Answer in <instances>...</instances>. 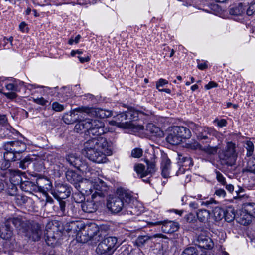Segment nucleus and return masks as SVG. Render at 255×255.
Here are the masks:
<instances>
[{
	"mask_svg": "<svg viewBox=\"0 0 255 255\" xmlns=\"http://www.w3.org/2000/svg\"><path fill=\"white\" fill-rule=\"evenodd\" d=\"M83 230L80 235V242L86 243L91 241L93 243L100 242L96 248L98 254L103 255H112L117 249V238L115 237L109 236L108 232L109 228L102 226L100 228L95 224H92Z\"/></svg>",
	"mask_w": 255,
	"mask_h": 255,
	"instance_id": "nucleus-1",
	"label": "nucleus"
},
{
	"mask_svg": "<svg viewBox=\"0 0 255 255\" xmlns=\"http://www.w3.org/2000/svg\"><path fill=\"white\" fill-rule=\"evenodd\" d=\"M117 196L110 197L107 203V208L111 212L117 213L123 209H126L128 214L138 215V211L133 208L130 202L133 199L131 193L123 188L117 190Z\"/></svg>",
	"mask_w": 255,
	"mask_h": 255,
	"instance_id": "nucleus-2",
	"label": "nucleus"
},
{
	"mask_svg": "<svg viewBox=\"0 0 255 255\" xmlns=\"http://www.w3.org/2000/svg\"><path fill=\"white\" fill-rule=\"evenodd\" d=\"M235 148L234 143L228 142L226 147L218 152V157L222 165L232 166L235 164L237 157Z\"/></svg>",
	"mask_w": 255,
	"mask_h": 255,
	"instance_id": "nucleus-3",
	"label": "nucleus"
},
{
	"mask_svg": "<svg viewBox=\"0 0 255 255\" xmlns=\"http://www.w3.org/2000/svg\"><path fill=\"white\" fill-rule=\"evenodd\" d=\"M86 142L88 143L89 148L94 147L96 150L102 151L105 155H110L112 154L111 143H109L106 138L99 136L92 138Z\"/></svg>",
	"mask_w": 255,
	"mask_h": 255,
	"instance_id": "nucleus-4",
	"label": "nucleus"
},
{
	"mask_svg": "<svg viewBox=\"0 0 255 255\" xmlns=\"http://www.w3.org/2000/svg\"><path fill=\"white\" fill-rule=\"evenodd\" d=\"M11 224H13L16 228L21 230L24 229L26 227L27 223L23 221L20 218L16 217L9 219L5 223V226L3 227V231L1 232L0 237L2 239L8 240L11 238L12 235V231L11 229Z\"/></svg>",
	"mask_w": 255,
	"mask_h": 255,
	"instance_id": "nucleus-5",
	"label": "nucleus"
},
{
	"mask_svg": "<svg viewBox=\"0 0 255 255\" xmlns=\"http://www.w3.org/2000/svg\"><path fill=\"white\" fill-rule=\"evenodd\" d=\"M88 144L89 143L87 142L84 143V148L82 151V154L94 162L98 163L105 162L106 155L103 153L102 151L96 150L94 147L89 148L87 146Z\"/></svg>",
	"mask_w": 255,
	"mask_h": 255,
	"instance_id": "nucleus-6",
	"label": "nucleus"
},
{
	"mask_svg": "<svg viewBox=\"0 0 255 255\" xmlns=\"http://www.w3.org/2000/svg\"><path fill=\"white\" fill-rule=\"evenodd\" d=\"M217 134V131L208 127L203 128L196 133L197 138L199 141L211 144H214L216 141H218Z\"/></svg>",
	"mask_w": 255,
	"mask_h": 255,
	"instance_id": "nucleus-7",
	"label": "nucleus"
},
{
	"mask_svg": "<svg viewBox=\"0 0 255 255\" xmlns=\"http://www.w3.org/2000/svg\"><path fill=\"white\" fill-rule=\"evenodd\" d=\"M89 123L90 125L87 132L89 135L99 136L106 133L107 129L105 127L104 123L102 121L89 119Z\"/></svg>",
	"mask_w": 255,
	"mask_h": 255,
	"instance_id": "nucleus-8",
	"label": "nucleus"
},
{
	"mask_svg": "<svg viewBox=\"0 0 255 255\" xmlns=\"http://www.w3.org/2000/svg\"><path fill=\"white\" fill-rule=\"evenodd\" d=\"M214 218L216 221L221 220L225 218L227 222L232 221L235 217L234 210L231 208H229L225 211L223 209L219 207H216L213 210Z\"/></svg>",
	"mask_w": 255,
	"mask_h": 255,
	"instance_id": "nucleus-9",
	"label": "nucleus"
},
{
	"mask_svg": "<svg viewBox=\"0 0 255 255\" xmlns=\"http://www.w3.org/2000/svg\"><path fill=\"white\" fill-rule=\"evenodd\" d=\"M3 147L5 151L13 152V153L20 155L26 150V145L23 142L16 140L5 143Z\"/></svg>",
	"mask_w": 255,
	"mask_h": 255,
	"instance_id": "nucleus-10",
	"label": "nucleus"
},
{
	"mask_svg": "<svg viewBox=\"0 0 255 255\" xmlns=\"http://www.w3.org/2000/svg\"><path fill=\"white\" fill-rule=\"evenodd\" d=\"M149 224L152 225H162L161 230L165 233H173L177 231L179 227L178 223L168 220L150 222Z\"/></svg>",
	"mask_w": 255,
	"mask_h": 255,
	"instance_id": "nucleus-11",
	"label": "nucleus"
},
{
	"mask_svg": "<svg viewBox=\"0 0 255 255\" xmlns=\"http://www.w3.org/2000/svg\"><path fill=\"white\" fill-rule=\"evenodd\" d=\"M70 194L71 189L67 185L58 183L56 185L54 196L58 199H66Z\"/></svg>",
	"mask_w": 255,
	"mask_h": 255,
	"instance_id": "nucleus-12",
	"label": "nucleus"
},
{
	"mask_svg": "<svg viewBox=\"0 0 255 255\" xmlns=\"http://www.w3.org/2000/svg\"><path fill=\"white\" fill-rule=\"evenodd\" d=\"M93 186L95 191L92 195V198L93 199H95L98 196L100 198L105 197L108 190V187L106 185L104 182L98 179L97 181L95 182Z\"/></svg>",
	"mask_w": 255,
	"mask_h": 255,
	"instance_id": "nucleus-13",
	"label": "nucleus"
},
{
	"mask_svg": "<svg viewBox=\"0 0 255 255\" xmlns=\"http://www.w3.org/2000/svg\"><path fill=\"white\" fill-rule=\"evenodd\" d=\"M80 107L74 109L71 111L70 114H65L63 117V121L67 124H73L79 120V117H82V115L85 113L84 111L78 110Z\"/></svg>",
	"mask_w": 255,
	"mask_h": 255,
	"instance_id": "nucleus-14",
	"label": "nucleus"
},
{
	"mask_svg": "<svg viewBox=\"0 0 255 255\" xmlns=\"http://www.w3.org/2000/svg\"><path fill=\"white\" fill-rule=\"evenodd\" d=\"M196 244L200 248L205 249H211L214 246L212 239L208 236L202 234L198 236Z\"/></svg>",
	"mask_w": 255,
	"mask_h": 255,
	"instance_id": "nucleus-15",
	"label": "nucleus"
},
{
	"mask_svg": "<svg viewBox=\"0 0 255 255\" xmlns=\"http://www.w3.org/2000/svg\"><path fill=\"white\" fill-rule=\"evenodd\" d=\"M78 110L84 111L85 113L90 116H96L100 118H105V109H95L88 107L82 106L78 109Z\"/></svg>",
	"mask_w": 255,
	"mask_h": 255,
	"instance_id": "nucleus-16",
	"label": "nucleus"
},
{
	"mask_svg": "<svg viewBox=\"0 0 255 255\" xmlns=\"http://www.w3.org/2000/svg\"><path fill=\"white\" fill-rule=\"evenodd\" d=\"M42 234L41 226L38 223H33L30 228L27 235L34 241H38Z\"/></svg>",
	"mask_w": 255,
	"mask_h": 255,
	"instance_id": "nucleus-17",
	"label": "nucleus"
},
{
	"mask_svg": "<svg viewBox=\"0 0 255 255\" xmlns=\"http://www.w3.org/2000/svg\"><path fill=\"white\" fill-rule=\"evenodd\" d=\"M66 160L69 164L80 170H82L83 163L79 156L76 154H70L66 156Z\"/></svg>",
	"mask_w": 255,
	"mask_h": 255,
	"instance_id": "nucleus-18",
	"label": "nucleus"
},
{
	"mask_svg": "<svg viewBox=\"0 0 255 255\" xmlns=\"http://www.w3.org/2000/svg\"><path fill=\"white\" fill-rule=\"evenodd\" d=\"M171 161L166 155L162 157L161 163V174L164 178H168L170 176Z\"/></svg>",
	"mask_w": 255,
	"mask_h": 255,
	"instance_id": "nucleus-19",
	"label": "nucleus"
},
{
	"mask_svg": "<svg viewBox=\"0 0 255 255\" xmlns=\"http://www.w3.org/2000/svg\"><path fill=\"white\" fill-rule=\"evenodd\" d=\"M92 200H87L82 202L81 206L84 212L91 213L95 212L97 210V206L95 204L96 201L92 198Z\"/></svg>",
	"mask_w": 255,
	"mask_h": 255,
	"instance_id": "nucleus-20",
	"label": "nucleus"
},
{
	"mask_svg": "<svg viewBox=\"0 0 255 255\" xmlns=\"http://www.w3.org/2000/svg\"><path fill=\"white\" fill-rule=\"evenodd\" d=\"M176 134H178L181 139H189L191 136V133L189 128L183 126H176L173 128Z\"/></svg>",
	"mask_w": 255,
	"mask_h": 255,
	"instance_id": "nucleus-21",
	"label": "nucleus"
},
{
	"mask_svg": "<svg viewBox=\"0 0 255 255\" xmlns=\"http://www.w3.org/2000/svg\"><path fill=\"white\" fill-rule=\"evenodd\" d=\"M19 178L21 179V177L19 176H17ZM21 184L20 187L21 188L26 191V192H38V188L34 182H32L30 181H25L22 182L21 180L20 179Z\"/></svg>",
	"mask_w": 255,
	"mask_h": 255,
	"instance_id": "nucleus-22",
	"label": "nucleus"
},
{
	"mask_svg": "<svg viewBox=\"0 0 255 255\" xmlns=\"http://www.w3.org/2000/svg\"><path fill=\"white\" fill-rule=\"evenodd\" d=\"M82 118L84 117L82 116ZM82 117H79L78 122L75 126L74 130L76 132H80V131L86 130L88 132V126H89V118H85L82 119Z\"/></svg>",
	"mask_w": 255,
	"mask_h": 255,
	"instance_id": "nucleus-23",
	"label": "nucleus"
},
{
	"mask_svg": "<svg viewBox=\"0 0 255 255\" xmlns=\"http://www.w3.org/2000/svg\"><path fill=\"white\" fill-rule=\"evenodd\" d=\"M175 132V130L173 128L172 132L166 138L167 142L173 145H178L182 142V140L178 134Z\"/></svg>",
	"mask_w": 255,
	"mask_h": 255,
	"instance_id": "nucleus-24",
	"label": "nucleus"
},
{
	"mask_svg": "<svg viewBox=\"0 0 255 255\" xmlns=\"http://www.w3.org/2000/svg\"><path fill=\"white\" fill-rule=\"evenodd\" d=\"M51 182L45 178H39L36 180V185L38 188V191L44 192L45 190H48L50 187Z\"/></svg>",
	"mask_w": 255,
	"mask_h": 255,
	"instance_id": "nucleus-25",
	"label": "nucleus"
},
{
	"mask_svg": "<svg viewBox=\"0 0 255 255\" xmlns=\"http://www.w3.org/2000/svg\"><path fill=\"white\" fill-rule=\"evenodd\" d=\"M243 4L246 14L248 16L252 15L255 12V1L254 0H245Z\"/></svg>",
	"mask_w": 255,
	"mask_h": 255,
	"instance_id": "nucleus-26",
	"label": "nucleus"
},
{
	"mask_svg": "<svg viewBox=\"0 0 255 255\" xmlns=\"http://www.w3.org/2000/svg\"><path fill=\"white\" fill-rule=\"evenodd\" d=\"M67 180L71 183L77 184L80 181L81 177L73 170H68L66 173Z\"/></svg>",
	"mask_w": 255,
	"mask_h": 255,
	"instance_id": "nucleus-27",
	"label": "nucleus"
},
{
	"mask_svg": "<svg viewBox=\"0 0 255 255\" xmlns=\"http://www.w3.org/2000/svg\"><path fill=\"white\" fill-rule=\"evenodd\" d=\"M116 121L119 124L124 125L127 127H129L128 121H126L127 119H128V115L127 114V112L121 113L118 114L115 117Z\"/></svg>",
	"mask_w": 255,
	"mask_h": 255,
	"instance_id": "nucleus-28",
	"label": "nucleus"
},
{
	"mask_svg": "<svg viewBox=\"0 0 255 255\" xmlns=\"http://www.w3.org/2000/svg\"><path fill=\"white\" fill-rule=\"evenodd\" d=\"M243 210L252 218H255V204L245 203L243 205Z\"/></svg>",
	"mask_w": 255,
	"mask_h": 255,
	"instance_id": "nucleus-29",
	"label": "nucleus"
},
{
	"mask_svg": "<svg viewBox=\"0 0 255 255\" xmlns=\"http://www.w3.org/2000/svg\"><path fill=\"white\" fill-rule=\"evenodd\" d=\"M78 187L81 192H85L87 194L92 193V183L86 180L79 184Z\"/></svg>",
	"mask_w": 255,
	"mask_h": 255,
	"instance_id": "nucleus-30",
	"label": "nucleus"
},
{
	"mask_svg": "<svg viewBox=\"0 0 255 255\" xmlns=\"http://www.w3.org/2000/svg\"><path fill=\"white\" fill-rule=\"evenodd\" d=\"M245 8H244L243 2L240 3L238 6L233 7L230 8L229 13L232 15H241L245 12Z\"/></svg>",
	"mask_w": 255,
	"mask_h": 255,
	"instance_id": "nucleus-31",
	"label": "nucleus"
},
{
	"mask_svg": "<svg viewBox=\"0 0 255 255\" xmlns=\"http://www.w3.org/2000/svg\"><path fill=\"white\" fill-rule=\"evenodd\" d=\"M197 147H198L201 151L210 155H214L216 154L218 149L217 146H211L209 145L207 146L203 147L199 143L197 144Z\"/></svg>",
	"mask_w": 255,
	"mask_h": 255,
	"instance_id": "nucleus-32",
	"label": "nucleus"
},
{
	"mask_svg": "<svg viewBox=\"0 0 255 255\" xmlns=\"http://www.w3.org/2000/svg\"><path fill=\"white\" fill-rule=\"evenodd\" d=\"M252 218V217L245 213L244 211H243L242 213L240 214V216L238 218V222L241 224L246 226L251 222Z\"/></svg>",
	"mask_w": 255,
	"mask_h": 255,
	"instance_id": "nucleus-33",
	"label": "nucleus"
},
{
	"mask_svg": "<svg viewBox=\"0 0 255 255\" xmlns=\"http://www.w3.org/2000/svg\"><path fill=\"white\" fill-rule=\"evenodd\" d=\"M210 212L206 209L199 210L196 213L198 220L201 222L207 221L210 217Z\"/></svg>",
	"mask_w": 255,
	"mask_h": 255,
	"instance_id": "nucleus-34",
	"label": "nucleus"
},
{
	"mask_svg": "<svg viewBox=\"0 0 255 255\" xmlns=\"http://www.w3.org/2000/svg\"><path fill=\"white\" fill-rule=\"evenodd\" d=\"M243 172L255 174V156L248 161L247 166L243 169Z\"/></svg>",
	"mask_w": 255,
	"mask_h": 255,
	"instance_id": "nucleus-35",
	"label": "nucleus"
},
{
	"mask_svg": "<svg viewBox=\"0 0 255 255\" xmlns=\"http://www.w3.org/2000/svg\"><path fill=\"white\" fill-rule=\"evenodd\" d=\"M181 255H199V252L196 247L190 246L185 248Z\"/></svg>",
	"mask_w": 255,
	"mask_h": 255,
	"instance_id": "nucleus-36",
	"label": "nucleus"
},
{
	"mask_svg": "<svg viewBox=\"0 0 255 255\" xmlns=\"http://www.w3.org/2000/svg\"><path fill=\"white\" fill-rule=\"evenodd\" d=\"M134 170L138 175H140L141 178L148 175L147 171L145 170V166L143 164H138L135 165Z\"/></svg>",
	"mask_w": 255,
	"mask_h": 255,
	"instance_id": "nucleus-37",
	"label": "nucleus"
},
{
	"mask_svg": "<svg viewBox=\"0 0 255 255\" xmlns=\"http://www.w3.org/2000/svg\"><path fill=\"white\" fill-rule=\"evenodd\" d=\"M33 161V159L32 158H31L30 156H27L19 163V167L22 169H26Z\"/></svg>",
	"mask_w": 255,
	"mask_h": 255,
	"instance_id": "nucleus-38",
	"label": "nucleus"
},
{
	"mask_svg": "<svg viewBox=\"0 0 255 255\" xmlns=\"http://www.w3.org/2000/svg\"><path fill=\"white\" fill-rule=\"evenodd\" d=\"M147 130L149 131L150 133L153 134L155 136L160 135V128L152 124H148L147 125Z\"/></svg>",
	"mask_w": 255,
	"mask_h": 255,
	"instance_id": "nucleus-39",
	"label": "nucleus"
},
{
	"mask_svg": "<svg viewBox=\"0 0 255 255\" xmlns=\"http://www.w3.org/2000/svg\"><path fill=\"white\" fill-rule=\"evenodd\" d=\"M16 153L13 152L7 151L4 153V159L9 161H15L19 159L17 158Z\"/></svg>",
	"mask_w": 255,
	"mask_h": 255,
	"instance_id": "nucleus-40",
	"label": "nucleus"
},
{
	"mask_svg": "<svg viewBox=\"0 0 255 255\" xmlns=\"http://www.w3.org/2000/svg\"><path fill=\"white\" fill-rule=\"evenodd\" d=\"M76 209L74 205L71 204H68L67 206V211L65 212V215L69 216H73L76 214Z\"/></svg>",
	"mask_w": 255,
	"mask_h": 255,
	"instance_id": "nucleus-41",
	"label": "nucleus"
},
{
	"mask_svg": "<svg viewBox=\"0 0 255 255\" xmlns=\"http://www.w3.org/2000/svg\"><path fill=\"white\" fill-rule=\"evenodd\" d=\"M151 239L148 236H140L136 239V243L137 246H141L143 245L146 241Z\"/></svg>",
	"mask_w": 255,
	"mask_h": 255,
	"instance_id": "nucleus-42",
	"label": "nucleus"
},
{
	"mask_svg": "<svg viewBox=\"0 0 255 255\" xmlns=\"http://www.w3.org/2000/svg\"><path fill=\"white\" fill-rule=\"evenodd\" d=\"M128 115V119L130 120H136L138 119V113L134 109H129L127 112Z\"/></svg>",
	"mask_w": 255,
	"mask_h": 255,
	"instance_id": "nucleus-43",
	"label": "nucleus"
},
{
	"mask_svg": "<svg viewBox=\"0 0 255 255\" xmlns=\"http://www.w3.org/2000/svg\"><path fill=\"white\" fill-rule=\"evenodd\" d=\"M246 149H247V156H251L254 152V145L251 141H247L246 143Z\"/></svg>",
	"mask_w": 255,
	"mask_h": 255,
	"instance_id": "nucleus-44",
	"label": "nucleus"
},
{
	"mask_svg": "<svg viewBox=\"0 0 255 255\" xmlns=\"http://www.w3.org/2000/svg\"><path fill=\"white\" fill-rule=\"evenodd\" d=\"M146 163L147 165V175L152 174L155 172V164L153 162L146 160Z\"/></svg>",
	"mask_w": 255,
	"mask_h": 255,
	"instance_id": "nucleus-45",
	"label": "nucleus"
},
{
	"mask_svg": "<svg viewBox=\"0 0 255 255\" xmlns=\"http://www.w3.org/2000/svg\"><path fill=\"white\" fill-rule=\"evenodd\" d=\"M59 204V210L62 216L65 215L67 211V206L65 201L62 200L61 199H58Z\"/></svg>",
	"mask_w": 255,
	"mask_h": 255,
	"instance_id": "nucleus-46",
	"label": "nucleus"
},
{
	"mask_svg": "<svg viewBox=\"0 0 255 255\" xmlns=\"http://www.w3.org/2000/svg\"><path fill=\"white\" fill-rule=\"evenodd\" d=\"M143 150L140 148H135L131 151V156L134 158H140L142 156Z\"/></svg>",
	"mask_w": 255,
	"mask_h": 255,
	"instance_id": "nucleus-47",
	"label": "nucleus"
},
{
	"mask_svg": "<svg viewBox=\"0 0 255 255\" xmlns=\"http://www.w3.org/2000/svg\"><path fill=\"white\" fill-rule=\"evenodd\" d=\"M215 172L217 181L222 185H225L226 179L223 176V174L217 170H215Z\"/></svg>",
	"mask_w": 255,
	"mask_h": 255,
	"instance_id": "nucleus-48",
	"label": "nucleus"
},
{
	"mask_svg": "<svg viewBox=\"0 0 255 255\" xmlns=\"http://www.w3.org/2000/svg\"><path fill=\"white\" fill-rule=\"evenodd\" d=\"M52 109L56 112H61L64 109V106L57 102H55L52 105Z\"/></svg>",
	"mask_w": 255,
	"mask_h": 255,
	"instance_id": "nucleus-49",
	"label": "nucleus"
},
{
	"mask_svg": "<svg viewBox=\"0 0 255 255\" xmlns=\"http://www.w3.org/2000/svg\"><path fill=\"white\" fill-rule=\"evenodd\" d=\"M192 165L193 161L192 158L190 157L187 156L186 159L183 162V164L182 165V166L185 167L186 168H189Z\"/></svg>",
	"mask_w": 255,
	"mask_h": 255,
	"instance_id": "nucleus-50",
	"label": "nucleus"
},
{
	"mask_svg": "<svg viewBox=\"0 0 255 255\" xmlns=\"http://www.w3.org/2000/svg\"><path fill=\"white\" fill-rule=\"evenodd\" d=\"M33 101L36 104L41 105L42 106L45 105L46 103H48V101L45 100L43 97L34 99Z\"/></svg>",
	"mask_w": 255,
	"mask_h": 255,
	"instance_id": "nucleus-51",
	"label": "nucleus"
},
{
	"mask_svg": "<svg viewBox=\"0 0 255 255\" xmlns=\"http://www.w3.org/2000/svg\"><path fill=\"white\" fill-rule=\"evenodd\" d=\"M168 83V82L167 80L162 78H160L158 81L156 82V88L157 89H159L160 87H162L164 85L167 84Z\"/></svg>",
	"mask_w": 255,
	"mask_h": 255,
	"instance_id": "nucleus-52",
	"label": "nucleus"
},
{
	"mask_svg": "<svg viewBox=\"0 0 255 255\" xmlns=\"http://www.w3.org/2000/svg\"><path fill=\"white\" fill-rule=\"evenodd\" d=\"M53 232L51 230L47 231V239L48 241H51V239L54 241L56 239L57 237L53 234Z\"/></svg>",
	"mask_w": 255,
	"mask_h": 255,
	"instance_id": "nucleus-53",
	"label": "nucleus"
},
{
	"mask_svg": "<svg viewBox=\"0 0 255 255\" xmlns=\"http://www.w3.org/2000/svg\"><path fill=\"white\" fill-rule=\"evenodd\" d=\"M190 128L194 130V131L196 133L199 132V130H201L203 128L200 127L198 125H197L195 123H192L190 125Z\"/></svg>",
	"mask_w": 255,
	"mask_h": 255,
	"instance_id": "nucleus-54",
	"label": "nucleus"
},
{
	"mask_svg": "<svg viewBox=\"0 0 255 255\" xmlns=\"http://www.w3.org/2000/svg\"><path fill=\"white\" fill-rule=\"evenodd\" d=\"M6 88L9 91H17L18 87L13 83H9L6 85Z\"/></svg>",
	"mask_w": 255,
	"mask_h": 255,
	"instance_id": "nucleus-55",
	"label": "nucleus"
},
{
	"mask_svg": "<svg viewBox=\"0 0 255 255\" xmlns=\"http://www.w3.org/2000/svg\"><path fill=\"white\" fill-rule=\"evenodd\" d=\"M215 194L219 197H224L226 195V192L223 189H218L216 190Z\"/></svg>",
	"mask_w": 255,
	"mask_h": 255,
	"instance_id": "nucleus-56",
	"label": "nucleus"
},
{
	"mask_svg": "<svg viewBox=\"0 0 255 255\" xmlns=\"http://www.w3.org/2000/svg\"><path fill=\"white\" fill-rule=\"evenodd\" d=\"M3 95L6 96L7 98L10 99H13L17 97V95L15 92H11L8 93H4Z\"/></svg>",
	"mask_w": 255,
	"mask_h": 255,
	"instance_id": "nucleus-57",
	"label": "nucleus"
},
{
	"mask_svg": "<svg viewBox=\"0 0 255 255\" xmlns=\"http://www.w3.org/2000/svg\"><path fill=\"white\" fill-rule=\"evenodd\" d=\"M8 122L5 115H0V126L5 125Z\"/></svg>",
	"mask_w": 255,
	"mask_h": 255,
	"instance_id": "nucleus-58",
	"label": "nucleus"
},
{
	"mask_svg": "<svg viewBox=\"0 0 255 255\" xmlns=\"http://www.w3.org/2000/svg\"><path fill=\"white\" fill-rule=\"evenodd\" d=\"M74 198L76 202L81 203L83 202V200L85 199L84 197L80 194H75Z\"/></svg>",
	"mask_w": 255,
	"mask_h": 255,
	"instance_id": "nucleus-59",
	"label": "nucleus"
},
{
	"mask_svg": "<svg viewBox=\"0 0 255 255\" xmlns=\"http://www.w3.org/2000/svg\"><path fill=\"white\" fill-rule=\"evenodd\" d=\"M10 161L7 160H5L4 159V160H3V162L2 163L0 167L2 170H5V169L8 168L10 167Z\"/></svg>",
	"mask_w": 255,
	"mask_h": 255,
	"instance_id": "nucleus-60",
	"label": "nucleus"
},
{
	"mask_svg": "<svg viewBox=\"0 0 255 255\" xmlns=\"http://www.w3.org/2000/svg\"><path fill=\"white\" fill-rule=\"evenodd\" d=\"M213 203L216 204L218 203V202L215 199L211 198L209 200L206 201L205 202H202L201 204L202 205H205L208 207L210 205L213 204Z\"/></svg>",
	"mask_w": 255,
	"mask_h": 255,
	"instance_id": "nucleus-61",
	"label": "nucleus"
},
{
	"mask_svg": "<svg viewBox=\"0 0 255 255\" xmlns=\"http://www.w3.org/2000/svg\"><path fill=\"white\" fill-rule=\"evenodd\" d=\"M178 163L179 164V165L182 166L183 164V162L186 159L187 156H185L180 154H178Z\"/></svg>",
	"mask_w": 255,
	"mask_h": 255,
	"instance_id": "nucleus-62",
	"label": "nucleus"
},
{
	"mask_svg": "<svg viewBox=\"0 0 255 255\" xmlns=\"http://www.w3.org/2000/svg\"><path fill=\"white\" fill-rule=\"evenodd\" d=\"M218 84L214 81H210L209 83L205 85V87L206 89H210L213 87H217Z\"/></svg>",
	"mask_w": 255,
	"mask_h": 255,
	"instance_id": "nucleus-63",
	"label": "nucleus"
},
{
	"mask_svg": "<svg viewBox=\"0 0 255 255\" xmlns=\"http://www.w3.org/2000/svg\"><path fill=\"white\" fill-rule=\"evenodd\" d=\"M185 219L187 222H192L195 220V216L193 214L190 213L186 215Z\"/></svg>",
	"mask_w": 255,
	"mask_h": 255,
	"instance_id": "nucleus-64",
	"label": "nucleus"
}]
</instances>
